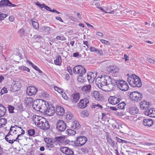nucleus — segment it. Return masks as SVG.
<instances>
[{
	"label": "nucleus",
	"mask_w": 155,
	"mask_h": 155,
	"mask_svg": "<svg viewBox=\"0 0 155 155\" xmlns=\"http://www.w3.org/2000/svg\"><path fill=\"white\" fill-rule=\"evenodd\" d=\"M41 99H37L35 100L33 103L32 107L33 108L37 111L40 112L41 108Z\"/></svg>",
	"instance_id": "nucleus-14"
},
{
	"label": "nucleus",
	"mask_w": 155,
	"mask_h": 155,
	"mask_svg": "<svg viewBox=\"0 0 155 155\" xmlns=\"http://www.w3.org/2000/svg\"><path fill=\"white\" fill-rule=\"evenodd\" d=\"M61 57L60 56H58L56 60H54V64L57 65H60L61 62Z\"/></svg>",
	"instance_id": "nucleus-37"
},
{
	"label": "nucleus",
	"mask_w": 155,
	"mask_h": 155,
	"mask_svg": "<svg viewBox=\"0 0 155 155\" xmlns=\"http://www.w3.org/2000/svg\"><path fill=\"white\" fill-rule=\"evenodd\" d=\"M86 78V74L79 75L77 78V80L79 82H84V79Z\"/></svg>",
	"instance_id": "nucleus-35"
},
{
	"label": "nucleus",
	"mask_w": 155,
	"mask_h": 155,
	"mask_svg": "<svg viewBox=\"0 0 155 155\" xmlns=\"http://www.w3.org/2000/svg\"><path fill=\"white\" fill-rule=\"evenodd\" d=\"M66 127L65 123L63 120H59L56 123V128L58 131H64Z\"/></svg>",
	"instance_id": "nucleus-6"
},
{
	"label": "nucleus",
	"mask_w": 155,
	"mask_h": 155,
	"mask_svg": "<svg viewBox=\"0 0 155 155\" xmlns=\"http://www.w3.org/2000/svg\"><path fill=\"white\" fill-rule=\"evenodd\" d=\"M91 87V85H87L83 86L81 89L84 92L87 93L90 92Z\"/></svg>",
	"instance_id": "nucleus-28"
},
{
	"label": "nucleus",
	"mask_w": 155,
	"mask_h": 155,
	"mask_svg": "<svg viewBox=\"0 0 155 155\" xmlns=\"http://www.w3.org/2000/svg\"><path fill=\"white\" fill-rule=\"evenodd\" d=\"M34 101V100L32 97L26 98L24 100L25 105L28 107L31 105H32Z\"/></svg>",
	"instance_id": "nucleus-23"
},
{
	"label": "nucleus",
	"mask_w": 155,
	"mask_h": 155,
	"mask_svg": "<svg viewBox=\"0 0 155 155\" xmlns=\"http://www.w3.org/2000/svg\"><path fill=\"white\" fill-rule=\"evenodd\" d=\"M67 131L68 135H74L76 134V132L75 131L71 129H68Z\"/></svg>",
	"instance_id": "nucleus-43"
},
{
	"label": "nucleus",
	"mask_w": 155,
	"mask_h": 155,
	"mask_svg": "<svg viewBox=\"0 0 155 155\" xmlns=\"http://www.w3.org/2000/svg\"><path fill=\"white\" fill-rule=\"evenodd\" d=\"M130 98L133 101L138 102L141 100L143 97L142 94L137 91H134L132 92H129Z\"/></svg>",
	"instance_id": "nucleus-2"
},
{
	"label": "nucleus",
	"mask_w": 155,
	"mask_h": 155,
	"mask_svg": "<svg viewBox=\"0 0 155 155\" xmlns=\"http://www.w3.org/2000/svg\"><path fill=\"white\" fill-rule=\"evenodd\" d=\"M21 85L20 83L18 82H15L13 83L11 87L12 91L15 92L19 90L21 87Z\"/></svg>",
	"instance_id": "nucleus-16"
},
{
	"label": "nucleus",
	"mask_w": 155,
	"mask_h": 155,
	"mask_svg": "<svg viewBox=\"0 0 155 155\" xmlns=\"http://www.w3.org/2000/svg\"><path fill=\"white\" fill-rule=\"evenodd\" d=\"M40 101L41 103L40 112L42 113L45 112L46 110H47L48 107L49 106L48 103V102L42 99H41Z\"/></svg>",
	"instance_id": "nucleus-15"
},
{
	"label": "nucleus",
	"mask_w": 155,
	"mask_h": 155,
	"mask_svg": "<svg viewBox=\"0 0 155 155\" xmlns=\"http://www.w3.org/2000/svg\"><path fill=\"white\" fill-rule=\"evenodd\" d=\"M107 140V142L109 143V144L110 145L111 143H112V142L113 140L112 139L109 137V136L107 135L106 137Z\"/></svg>",
	"instance_id": "nucleus-59"
},
{
	"label": "nucleus",
	"mask_w": 155,
	"mask_h": 155,
	"mask_svg": "<svg viewBox=\"0 0 155 155\" xmlns=\"http://www.w3.org/2000/svg\"><path fill=\"white\" fill-rule=\"evenodd\" d=\"M56 113L59 116H62L65 113V110L63 107L60 106H57L56 109Z\"/></svg>",
	"instance_id": "nucleus-21"
},
{
	"label": "nucleus",
	"mask_w": 155,
	"mask_h": 155,
	"mask_svg": "<svg viewBox=\"0 0 155 155\" xmlns=\"http://www.w3.org/2000/svg\"><path fill=\"white\" fill-rule=\"evenodd\" d=\"M133 77L132 76V75H131L130 77H128L127 78V81L128 83H129V84L132 87V85L133 84H132V81L133 80Z\"/></svg>",
	"instance_id": "nucleus-46"
},
{
	"label": "nucleus",
	"mask_w": 155,
	"mask_h": 155,
	"mask_svg": "<svg viewBox=\"0 0 155 155\" xmlns=\"http://www.w3.org/2000/svg\"><path fill=\"white\" fill-rule=\"evenodd\" d=\"M93 108H97V109L99 108H101L102 109L103 107L101 105H100L99 104H94L93 105Z\"/></svg>",
	"instance_id": "nucleus-56"
},
{
	"label": "nucleus",
	"mask_w": 155,
	"mask_h": 155,
	"mask_svg": "<svg viewBox=\"0 0 155 155\" xmlns=\"http://www.w3.org/2000/svg\"><path fill=\"white\" fill-rule=\"evenodd\" d=\"M89 103V101L87 98L80 100V102L78 104L79 107L84 109L87 106V104Z\"/></svg>",
	"instance_id": "nucleus-13"
},
{
	"label": "nucleus",
	"mask_w": 155,
	"mask_h": 155,
	"mask_svg": "<svg viewBox=\"0 0 155 155\" xmlns=\"http://www.w3.org/2000/svg\"><path fill=\"white\" fill-rule=\"evenodd\" d=\"M71 125V128L73 129H78L80 128V125L78 122L77 120L73 121Z\"/></svg>",
	"instance_id": "nucleus-30"
},
{
	"label": "nucleus",
	"mask_w": 155,
	"mask_h": 155,
	"mask_svg": "<svg viewBox=\"0 0 155 155\" xmlns=\"http://www.w3.org/2000/svg\"><path fill=\"white\" fill-rule=\"evenodd\" d=\"M88 82L90 83H92L94 80L96 76H94L93 73H87L86 76Z\"/></svg>",
	"instance_id": "nucleus-25"
},
{
	"label": "nucleus",
	"mask_w": 155,
	"mask_h": 155,
	"mask_svg": "<svg viewBox=\"0 0 155 155\" xmlns=\"http://www.w3.org/2000/svg\"><path fill=\"white\" fill-rule=\"evenodd\" d=\"M9 137V136H7V135L5 136V140L10 143L13 144L14 143V141H13L12 139H9L8 137Z\"/></svg>",
	"instance_id": "nucleus-51"
},
{
	"label": "nucleus",
	"mask_w": 155,
	"mask_h": 155,
	"mask_svg": "<svg viewBox=\"0 0 155 155\" xmlns=\"http://www.w3.org/2000/svg\"><path fill=\"white\" fill-rule=\"evenodd\" d=\"M91 96L94 97L95 100L100 101L102 99V96L100 95L97 91H95L91 93Z\"/></svg>",
	"instance_id": "nucleus-22"
},
{
	"label": "nucleus",
	"mask_w": 155,
	"mask_h": 155,
	"mask_svg": "<svg viewBox=\"0 0 155 155\" xmlns=\"http://www.w3.org/2000/svg\"><path fill=\"white\" fill-rule=\"evenodd\" d=\"M90 145L88 144H86L85 146L84 147V148H82L81 149V151L84 152V153H88L89 152V150L88 149H90Z\"/></svg>",
	"instance_id": "nucleus-38"
},
{
	"label": "nucleus",
	"mask_w": 155,
	"mask_h": 155,
	"mask_svg": "<svg viewBox=\"0 0 155 155\" xmlns=\"http://www.w3.org/2000/svg\"><path fill=\"white\" fill-rule=\"evenodd\" d=\"M43 120L41 123L40 126L38 127H40L41 129L43 130H47L50 127V125L47 121L45 120L44 118H42Z\"/></svg>",
	"instance_id": "nucleus-17"
},
{
	"label": "nucleus",
	"mask_w": 155,
	"mask_h": 155,
	"mask_svg": "<svg viewBox=\"0 0 155 155\" xmlns=\"http://www.w3.org/2000/svg\"><path fill=\"white\" fill-rule=\"evenodd\" d=\"M7 122V120L6 119L2 118L0 119V128L3 127L4 126H5Z\"/></svg>",
	"instance_id": "nucleus-36"
},
{
	"label": "nucleus",
	"mask_w": 155,
	"mask_h": 155,
	"mask_svg": "<svg viewBox=\"0 0 155 155\" xmlns=\"http://www.w3.org/2000/svg\"><path fill=\"white\" fill-rule=\"evenodd\" d=\"M42 95L46 98H48L49 97V94L45 91H43L41 92Z\"/></svg>",
	"instance_id": "nucleus-49"
},
{
	"label": "nucleus",
	"mask_w": 155,
	"mask_h": 155,
	"mask_svg": "<svg viewBox=\"0 0 155 155\" xmlns=\"http://www.w3.org/2000/svg\"><path fill=\"white\" fill-rule=\"evenodd\" d=\"M41 29L45 32L46 33H48L50 30V28L48 27H41Z\"/></svg>",
	"instance_id": "nucleus-48"
},
{
	"label": "nucleus",
	"mask_w": 155,
	"mask_h": 155,
	"mask_svg": "<svg viewBox=\"0 0 155 155\" xmlns=\"http://www.w3.org/2000/svg\"><path fill=\"white\" fill-rule=\"evenodd\" d=\"M109 72L111 73H116L118 71V69L116 67L111 66H110L108 69Z\"/></svg>",
	"instance_id": "nucleus-32"
},
{
	"label": "nucleus",
	"mask_w": 155,
	"mask_h": 155,
	"mask_svg": "<svg viewBox=\"0 0 155 155\" xmlns=\"http://www.w3.org/2000/svg\"><path fill=\"white\" fill-rule=\"evenodd\" d=\"M18 32L21 35H23L24 34L25 31L23 28H21L19 31Z\"/></svg>",
	"instance_id": "nucleus-63"
},
{
	"label": "nucleus",
	"mask_w": 155,
	"mask_h": 155,
	"mask_svg": "<svg viewBox=\"0 0 155 155\" xmlns=\"http://www.w3.org/2000/svg\"><path fill=\"white\" fill-rule=\"evenodd\" d=\"M129 112L132 115H135L137 114L139 111V109L136 107H130L129 109Z\"/></svg>",
	"instance_id": "nucleus-26"
},
{
	"label": "nucleus",
	"mask_w": 155,
	"mask_h": 155,
	"mask_svg": "<svg viewBox=\"0 0 155 155\" xmlns=\"http://www.w3.org/2000/svg\"><path fill=\"white\" fill-rule=\"evenodd\" d=\"M115 11V15L119 16L121 14V11L119 10L116 9L114 10Z\"/></svg>",
	"instance_id": "nucleus-54"
},
{
	"label": "nucleus",
	"mask_w": 155,
	"mask_h": 155,
	"mask_svg": "<svg viewBox=\"0 0 155 155\" xmlns=\"http://www.w3.org/2000/svg\"><path fill=\"white\" fill-rule=\"evenodd\" d=\"M117 144V142L115 143L114 141L113 140L112 143H111L110 146L113 147H117L118 146Z\"/></svg>",
	"instance_id": "nucleus-58"
},
{
	"label": "nucleus",
	"mask_w": 155,
	"mask_h": 155,
	"mask_svg": "<svg viewBox=\"0 0 155 155\" xmlns=\"http://www.w3.org/2000/svg\"><path fill=\"white\" fill-rule=\"evenodd\" d=\"M0 6L1 8L7 7H16V5L12 3L9 0H1L0 1Z\"/></svg>",
	"instance_id": "nucleus-11"
},
{
	"label": "nucleus",
	"mask_w": 155,
	"mask_h": 155,
	"mask_svg": "<svg viewBox=\"0 0 155 155\" xmlns=\"http://www.w3.org/2000/svg\"><path fill=\"white\" fill-rule=\"evenodd\" d=\"M125 118L127 120H128L130 121L137 120L136 117H135L132 115L127 116L125 117Z\"/></svg>",
	"instance_id": "nucleus-44"
},
{
	"label": "nucleus",
	"mask_w": 155,
	"mask_h": 155,
	"mask_svg": "<svg viewBox=\"0 0 155 155\" xmlns=\"http://www.w3.org/2000/svg\"><path fill=\"white\" fill-rule=\"evenodd\" d=\"M64 139H65V136H60L56 137L54 139V141L58 143H64Z\"/></svg>",
	"instance_id": "nucleus-31"
},
{
	"label": "nucleus",
	"mask_w": 155,
	"mask_h": 155,
	"mask_svg": "<svg viewBox=\"0 0 155 155\" xmlns=\"http://www.w3.org/2000/svg\"><path fill=\"white\" fill-rule=\"evenodd\" d=\"M62 95V97L64 99L66 100H67L68 99V97L66 95V94L65 93H63L61 94Z\"/></svg>",
	"instance_id": "nucleus-61"
},
{
	"label": "nucleus",
	"mask_w": 155,
	"mask_h": 155,
	"mask_svg": "<svg viewBox=\"0 0 155 155\" xmlns=\"http://www.w3.org/2000/svg\"><path fill=\"white\" fill-rule=\"evenodd\" d=\"M19 69L21 70L26 71L28 72H29L30 71L29 68L25 66H21L19 68Z\"/></svg>",
	"instance_id": "nucleus-50"
},
{
	"label": "nucleus",
	"mask_w": 155,
	"mask_h": 155,
	"mask_svg": "<svg viewBox=\"0 0 155 155\" xmlns=\"http://www.w3.org/2000/svg\"><path fill=\"white\" fill-rule=\"evenodd\" d=\"M132 76L133 77L132 81V87H140L142 85V82L140 78L135 74H132Z\"/></svg>",
	"instance_id": "nucleus-5"
},
{
	"label": "nucleus",
	"mask_w": 155,
	"mask_h": 155,
	"mask_svg": "<svg viewBox=\"0 0 155 155\" xmlns=\"http://www.w3.org/2000/svg\"><path fill=\"white\" fill-rule=\"evenodd\" d=\"M115 82L117 87L123 91H126L128 90L129 86L127 83L122 80H116Z\"/></svg>",
	"instance_id": "nucleus-1"
},
{
	"label": "nucleus",
	"mask_w": 155,
	"mask_h": 155,
	"mask_svg": "<svg viewBox=\"0 0 155 155\" xmlns=\"http://www.w3.org/2000/svg\"><path fill=\"white\" fill-rule=\"evenodd\" d=\"M141 120L143 121V124L145 126L150 127L153 124V121L151 119H145L144 117H140Z\"/></svg>",
	"instance_id": "nucleus-12"
},
{
	"label": "nucleus",
	"mask_w": 155,
	"mask_h": 155,
	"mask_svg": "<svg viewBox=\"0 0 155 155\" xmlns=\"http://www.w3.org/2000/svg\"><path fill=\"white\" fill-rule=\"evenodd\" d=\"M60 151L63 153L68 155H73L74 152L70 148L67 147H62L60 148Z\"/></svg>",
	"instance_id": "nucleus-18"
},
{
	"label": "nucleus",
	"mask_w": 155,
	"mask_h": 155,
	"mask_svg": "<svg viewBox=\"0 0 155 155\" xmlns=\"http://www.w3.org/2000/svg\"><path fill=\"white\" fill-rule=\"evenodd\" d=\"M106 80H107V82L106 86L109 84H112V85H114V84L112 83L111 79L109 76L107 75V76H106Z\"/></svg>",
	"instance_id": "nucleus-40"
},
{
	"label": "nucleus",
	"mask_w": 155,
	"mask_h": 155,
	"mask_svg": "<svg viewBox=\"0 0 155 155\" xmlns=\"http://www.w3.org/2000/svg\"><path fill=\"white\" fill-rule=\"evenodd\" d=\"M44 140L47 144L51 143L53 142L52 139L50 138H44Z\"/></svg>",
	"instance_id": "nucleus-47"
},
{
	"label": "nucleus",
	"mask_w": 155,
	"mask_h": 155,
	"mask_svg": "<svg viewBox=\"0 0 155 155\" xmlns=\"http://www.w3.org/2000/svg\"><path fill=\"white\" fill-rule=\"evenodd\" d=\"M66 118L68 122L71 121H72L74 120V117L72 114L70 112H68L67 113V115H66Z\"/></svg>",
	"instance_id": "nucleus-29"
},
{
	"label": "nucleus",
	"mask_w": 155,
	"mask_h": 155,
	"mask_svg": "<svg viewBox=\"0 0 155 155\" xmlns=\"http://www.w3.org/2000/svg\"><path fill=\"white\" fill-rule=\"evenodd\" d=\"M54 112V109L53 107L51 108L49 107H48L47 110H45V112L43 113L44 114L48 116H52Z\"/></svg>",
	"instance_id": "nucleus-24"
},
{
	"label": "nucleus",
	"mask_w": 155,
	"mask_h": 155,
	"mask_svg": "<svg viewBox=\"0 0 155 155\" xmlns=\"http://www.w3.org/2000/svg\"><path fill=\"white\" fill-rule=\"evenodd\" d=\"M7 91L6 89L5 88H3L1 90V95H3L4 94L7 93Z\"/></svg>",
	"instance_id": "nucleus-60"
},
{
	"label": "nucleus",
	"mask_w": 155,
	"mask_h": 155,
	"mask_svg": "<svg viewBox=\"0 0 155 155\" xmlns=\"http://www.w3.org/2000/svg\"><path fill=\"white\" fill-rule=\"evenodd\" d=\"M121 100V97L120 95H117L110 97L108 99L109 103L114 105L119 103Z\"/></svg>",
	"instance_id": "nucleus-8"
},
{
	"label": "nucleus",
	"mask_w": 155,
	"mask_h": 155,
	"mask_svg": "<svg viewBox=\"0 0 155 155\" xmlns=\"http://www.w3.org/2000/svg\"><path fill=\"white\" fill-rule=\"evenodd\" d=\"M115 139L117 142L119 143H127L128 141L120 139L117 137H115Z\"/></svg>",
	"instance_id": "nucleus-42"
},
{
	"label": "nucleus",
	"mask_w": 155,
	"mask_h": 155,
	"mask_svg": "<svg viewBox=\"0 0 155 155\" xmlns=\"http://www.w3.org/2000/svg\"><path fill=\"white\" fill-rule=\"evenodd\" d=\"M6 111V107L2 104H0V117L5 115Z\"/></svg>",
	"instance_id": "nucleus-27"
},
{
	"label": "nucleus",
	"mask_w": 155,
	"mask_h": 155,
	"mask_svg": "<svg viewBox=\"0 0 155 155\" xmlns=\"http://www.w3.org/2000/svg\"><path fill=\"white\" fill-rule=\"evenodd\" d=\"M28 134L30 136H33L35 134V130L34 129H30L28 131Z\"/></svg>",
	"instance_id": "nucleus-45"
},
{
	"label": "nucleus",
	"mask_w": 155,
	"mask_h": 155,
	"mask_svg": "<svg viewBox=\"0 0 155 155\" xmlns=\"http://www.w3.org/2000/svg\"><path fill=\"white\" fill-rule=\"evenodd\" d=\"M15 127H13V126H11L9 129V131L8 134L7 135V136H9L10 135L12 136V134H11V132L13 131V128Z\"/></svg>",
	"instance_id": "nucleus-53"
},
{
	"label": "nucleus",
	"mask_w": 155,
	"mask_h": 155,
	"mask_svg": "<svg viewBox=\"0 0 155 155\" xmlns=\"http://www.w3.org/2000/svg\"><path fill=\"white\" fill-rule=\"evenodd\" d=\"M54 89L55 91H57L61 94L63 93V91L60 88L57 86H55L54 87Z\"/></svg>",
	"instance_id": "nucleus-52"
},
{
	"label": "nucleus",
	"mask_w": 155,
	"mask_h": 155,
	"mask_svg": "<svg viewBox=\"0 0 155 155\" xmlns=\"http://www.w3.org/2000/svg\"><path fill=\"white\" fill-rule=\"evenodd\" d=\"M106 76H107V75H104L103 76V75H101V77L99 78L100 79V82H99V84H98V87L104 91H106V90L104 89L102 87L105 86H106V84H107Z\"/></svg>",
	"instance_id": "nucleus-9"
},
{
	"label": "nucleus",
	"mask_w": 155,
	"mask_h": 155,
	"mask_svg": "<svg viewBox=\"0 0 155 155\" xmlns=\"http://www.w3.org/2000/svg\"><path fill=\"white\" fill-rule=\"evenodd\" d=\"M140 106L141 108H143V110H146L147 113H145V114L150 117L152 112L153 108L149 109V103L144 101L143 102L141 103Z\"/></svg>",
	"instance_id": "nucleus-3"
},
{
	"label": "nucleus",
	"mask_w": 155,
	"mask_h": 155,
	"mask_svg": "<svg viewBox=\"0 0 155 155\" xmlns=\"http://www.w3.org/2000/svg\"><path fill=\"white\" fill-rule=\"evenodd\" d=\"M150 117H155V109L153 108L152 112Z\"/></svg>",
	"instance_id": "nucleus-64"
},
{
	"label": "nucleus",
	"mask_w": 155,
	"mask_h": 155,
	"mask_svg": "<svg viewBox=\"0 0 155 155\" xmlns=\"http://www.w3.org/2000/svg\"><path fill=\"white\" fill-rule=\"evenodd\" d=\"M38 91V89L34 86H29L27 87L26 94L29 96L35 95Z\"/></svg>",
	"instance_id": "nucleus-10"
},
{
	"label": "nucleus",
	"mask_w": 155,
	"mask_h": 155,
	"mask_svg": "<svg viewBox=\"0 0 155 155\" xmlns=\"http://www.w3.org/2000/svg\"><path fill=\"white\" fill-rule=\"evenodd\" d=\"M125 105L126 104L124 102H122L121 103L117 105V107L119 109H124Z\"/></svg>",
	"instance_id": "nucleus-41"
},
{
	"label": "nucleus",
	"mask_w": 155,
	"mask_h": 155,
	"mask_svg": "<svg viewBox=\"0 0 155 155\" xmlns=\"http://www.w3.org/2000/svg\"><path fill=\"white\" fill-rule=\"evenodd\" d=\"M16 132L15 134H21V135L24 134L25 133V130H23L21 127L18 126V128L16 129Z\"/></svg>",
	"instance_id": "nucleus-33"
},
{
	"label": "nucleus",
	"mask_w": 155,
	"mask_h": 155,
	"mask_svg": "<svg viewBox=\"0 0 155 155\" xmlns=\"http://www.w3.org/2000/svg\"><path fill=\"white\" fill-rule=\"evenodd\" d=\"M100 41L102 43H103L104 44L108 45H109L110 44V42L108 41L104 40L102 39Z\"/></svg>",
	"instance_id": "nucleus-62"
},
{
	"label": "nucleus",
	"mask_w": 155,
	"mask_h": 155,
	"mask_svg": "<svg viewBox=\"0 0 155 155\" xmlns=\"http://www.w3.org/2000/svg\"><path fill=\"white\" fill-rule=\"evenodd\" d=\"M1 12H0V13ZM7 17V15L4 14H0V21L3 20L4 18Z\"/></svg>",
	"instance_id": "nucleus-57"
},
{
	"label": "nucleus",
	"mask_w": 155,
	"mask_h": 155,
	"mask_svg": "<svg viewBox=\"0 0 155 155\" xmlns=\"http://www.w3.org/2000/svg\"><path fill=\"white\" fill-rule=\"evenodd\" d=\"M15 106L18 108L19 111L22 112L24 110L23 104L20 103H17L16 104Z\"/></svg>",
	"instance_id": "nucleus-34"
},
{
	"label": "nucleus",
	"mask_w": 155,
	"mask_h": 155,
	"mask_svg": "<svg viewBox=\"0 0 155 155\" xmlns=\"http://www.w3.org/2000/svg\"><path fill=\"white\" fill-rule=\"evenodd\" d=\"M14 107L11 105H9L8 106V110H9V112L11 113H13L14 112Z\"/></svg>",
	"instance_id": "nucleus-55"
},
{
	"label": "nucleus",
	"mask_w": 155,
	"mask_h": 155,
	"mask_svg": "<svg viewBox=\"0 0 155 155\" xmlns=\"http://www.w3.org/2000/svg\"><path fill=\"white\" fill-rule=\"evenodd\" d=\"M31 21L33 27L36 29L38 28L39 25L37 20L35 19H33Z\"/></svg>",
	"instance_id": "nucleus-39"
},
{
	"label": "nucleus",
	"mask_w": 155,
	"mask_h": 155,
	"mask_svg": "<svg viewBox=\"0 0 155 155\" xmlns=\"http://www.w3.org/2000/svg\"><path fill=\"white\" fill-rule=\"evenodd\" d=\"M79 98V94L78 93L73 94L70 97L71 100V102L74 103H77Z\"/></svg>",
	"instance_id": "nucleus-19"
},
{
	"label": "nucleus",
	"mask_w": 155,
	"mask_h": 155,
	"mask_svg": "<svg viewBox=\"0 0 155 155\" xmlns=\"http://www.w3.org/2000/svg\"><path fill=\"white\" fill-rule=\"evenodd\" d=\"M73 70L74 74H78L79 75L85 74L86 72L85 69L81 65L76 66L73 68Z\"/></svg>",
	"instance_id": "nucleus-4"
},
{
	"label": "nucleus",
	"mask_w": 155,
	"mask_h": 155,
	"mask_svg": "<svg viewBox=\"0 0 155 155\" xmlns=\"http://www.w3.org/2000/svg\"><path fill=\"white\" fill-rule=\"evenodd\" d=\"M87 141V138L85 136L78 137L74 142V143L77 146H81L84 145Z\"/></svg>",
	"instance_id": "nucleus-7"
},
{
	"label": "nucleus",
	"mask_w": 155,
	"mask_h": 155,
	"mask_svg": "<svg viewBox=\"0 0 155 155\" xmlns=\"http://www.w3.org/2000/svg\"><path fill=\"white\" fill-rule=\"evenodd\" d=\"M42 118L41 117L38 115H35V116H33L32 119L35 124L36 125L37 124V126H40L41 123L43 120Z\"/></svg>",
	"instance_id": "nucleus-20"
}]
</instances>
